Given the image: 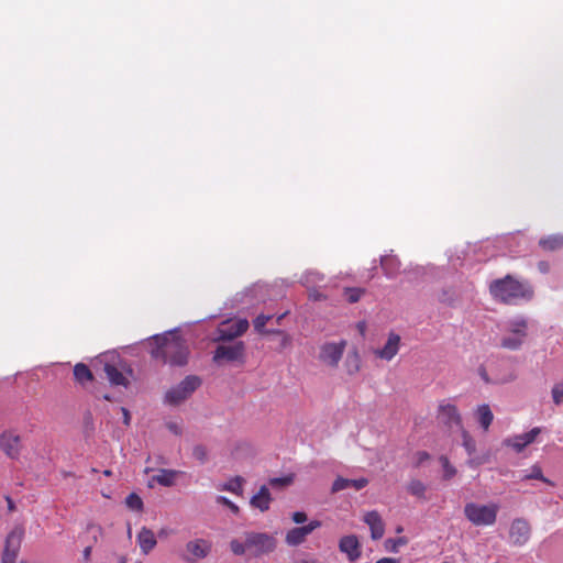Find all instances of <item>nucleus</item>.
Returning a JSON list of instances; mask_svg holds the SVG:
<instances>
[{
    "mask_svg": "<svg viewBox=\"0 0 563 563\" xmlns=\"http://www.w3.org/2000/svg\"><path fill=\"white\" fill-rule=\"evenodd\" d=\"M324 276L318 271H307L300 278V283L307 288L314 284L323 282Z\"/></svg>",
    "mask_w": 563,
    "mask_h": 563,
    "instance_id": "nucleus-30",
    "label": "nucleus"
},
{
    "mask_svg": "<svg viewBox=\"0 0 563 563\" xmlns=\"http://www.w3.org/2000/svg\"><path fill=\"white\" fill-rule=\"evenodd\" d=\"M243 484H244V479L241 476H235V477L229 479L227 483L220 485L218 487V489L227 490V492L233 493L238 496H241L243 493Z\"/></svg>",
    "mask_w": 563,
    "mask_h": 563,
    "instance_id": "nucleus-28",
    "label": "nucleus"
},
{
    "mask_svg": "<svg viewBox=\"0 0 563 563\" xmlns=\"http://www.w3.org/2000/svg\"><path fill=\"white\" fill-rule=\"evenodd\" d=\"M0 449L3 453L15 460L21 452V437L12 430H5L0 434Z\"/></svg>",
    "mask_w": 563,
    "mask_h": 563,
    "instance_id": "nucleus-10",
    "label": "nucleus"
},
{
    "mask_svg": "<svg viewBox=\"0 0 563 563\" xmlns=\"http://www.w3.org/2000/svg\"><path fill=\"white\" fill-rule=\"evenodd\" d=\"M489 291L495 300L507 305H517L533 297V290L528 283L519 282L510 275L492 282Z\"/></svg>",
    "mask_w": 563,
    "mask_h": 563,
    "instance_id": "nucleus-1",
    "label": "nucleus"
},
{
    "mask_svg": "<svg viewBox=\"0 0 563 563\" xmlns=\"http://www.w3.org/2000/svg\"><path fill=\"white\" fill-rule=\"evenodd\" d=\"M462 440H463V446L467 454L471 456L476 451V443L475 440L471 437V434L466 430H462Z\"/></svg>",
    "mask_w": 563,
    "mask_h": 563,
    "instance_id": "nucleus-33",
    "label": "nucleus"
},
{
    "mask_svg": "<svg viewBox=\"0 0 563 563\" xmlns=\"http://www.w3.org/2000/svg\"><path fill=\"white\" fill-rule=\"evenodd\" d=\"M120 563H125V558H121Z\"/></svg>",
    "mask_w": 563,
    "mask_h": 563,
    "instance_id": "nucleus-61",
    "label": "nucleus"
},
{
    "mask_svg": "<svg viewBox=\"0 0 563 563\" xmlns=\"http://www.w3.org/2000/svg\"><path fill=\"white\" fill-rule=\"evenodd\" d=\"M121 411H122V415H123V422H124V424L129 426L130 424V420H131L129 410L122 407Z\"/></svg>",
    "mask_w": 563,
    "mask_h": 563,
    "instance_id": "nucleus-51",
    "label": "nucleus"
},
{
    "mask_svg": "<svg viewBox=\"0 0 563 563\" xmlns=\"http://www.w3.org/2000/svg\"><path fill=\"white\" fill-rule=\"evenodd\" d=\"M364 294L362 288H345V296L349 302H357Z\"/></svg>",
    "mask_w": 563,
    "mask_h": 563,
    "instance_id": "nucleus-38",
    "label": "nucleus"
},
{
    "mask_svg": "<svg viewBox=\"0 0 563 563\" xmlns=\"http://www.w3.org/2000/svg\"><path fill=\"white\" fill-rule=\"evenodd\" d=\"M269 333H274V334H280L283 335V339H282V346L286 347L290 344L291 342V339L288 334L284 333L283 331L280 330H272V331H268Z\"/></svg>",
    "mask_w": 563,
    "mask_h": 563,
    "instance_id": "nucleus-45",
    "label": "nucleus"
},
{
    "mask_svg": "<svg viewBox=\"0 0 563 563\" xmlns=\"http://www.w3.org/2000/svg\"><path fill=\"white\" fill-rule=\"evenodd\" d=\"M285 316H286V313H283V314H280V316H278V317H277V319H276V323H277V324H279V323H280V321H282V319H283Z\"/></svg>",
    "mask_w": 563,
    "mask_h": 563,
    "instance_id": "nucleus-57",
    "label": "nucleus"
},
{
    "mask_svg": "<svg viewBox=\"0 0 563 563\" xmlns=\"http://www.w3.org/2000/svg\"><path fill=\"white\" fill-rule=\"evenodd\" d=\"M368 484V479L365 477L356 478V479H349L343 477H338L333 484H332V493H338L340 490L346 489V488H354L355 490L363 489Z\"/></svg>",
    "mask_w": 563,
    "mask_h": 563,
    "instance_id": "nucleus-22",
    "label": "nucleus"
},
{
    "mask_svg": "<svg viewBox=\"0 0 563 563\" xmlns=\"http://www.w3.org/2000/svg\"><path fill=\"white\" fill-rule=\"evenodd\" d=\"M272 497L268 488L266 486H262L258 493L251 498L250 504L253 508L266 511L269 509Z\"/></svg>",
    "mask_w": 563,
    "mask_h": 563,
    "instance_id": "nucleus-23",
    "label": "nucleus"
},
{
    "mask_svg": "<svg viewBox=\"0 0 563 563\" xmlns=\"http://www.w3.org/2000/svg\"><path fill=\"white\" fill-rule=\"evenodd\" d=\"M540 245L545 250H556L563 246V236L553 235L545 239L540 240Z\"/></svg>",
    "mask_w": 563,
    "mask_h": 563,
    "instance_id": "nucleus-31",
    "label": "nucleus"
},
{
    "mask_svg": "<svg viewBox=\"0 0 563 563\" xmlns=\"http://www.w3.org/2000/svg\"><path fill=\"white\" fill-rule=\"evenodd\" d=\"M25 534L22 525H15L8 533L4 542V549L1 555V563H15L21 544Z\"/></svg>",
    "mask_w": 563,
    "mask_h": 563,
    "instance_id": "nucleus-6",
    "label": "nucleus"
},
{
    "mask_svg": "<svg viewBox=\"0 0 563 563\" xmlns=\"http://www.w3.org/2000/svg\"><path fill=\"white\" fill-rule=\"evenodd\" d=\"M309 299L313 300V301H320V300H324L325 299V296L318 289L316 288H309Z\"/></svg>",
    "mask_w": 563,
    "mask_h": 563,
    "instance_id": "nucleus-44",
    "label": "nucleus"
},
{
    "mask_svg": "<svg viewBox=\"0 0 563 563\" xmlns=\"http://www.w3.org/2000/svg\"><path fill=\"white\" fill-rule=\"evenodd\" d=\"M430 455L424 452V451H420L416 454V466H420L423 462H426L427 460H429Z\"/></svg>",
    "mask_w": 563,
    "mask_h": 563,
    "instance_id": "nucleus-48",
    "label": "nucleus"
},
{
    "mask_svg": "<svg viewBox=\"0 0 563 563\" xmlns=\"http://www.w3.org/2000/svg\"><path fill=\"white\" fill-rule=\"evenodd\" d=\"M135 563H141V562H135Z\"/></svg>",
    "mask_w": 563,
    "mask_h": 563,
    "instance_id": "nucleus-63",
    "label": "nucleus"
},
{
    "mask_svg": "<svg viewBox=\"0 0 563 563\" xmlns=\"http://www.w3.org/2000/svg\"><path fill=\"white\" fill-rule=\"evenodd\" d=\"M320 527V522L314 520L309 522L307 526L292 528L286 534V542L289 545H299L305 541L308 534H310L314 529Z\"/></svg>",
    "mask_w": 563,
    "mask_h": 563,
    "instance_id": "nucleus-18",
    "label": "nucleus"
},
{
    "mask_svg": "<svg viewBox=\"0 0 563 563\" xmlns=\"http://www.w3.org/2000/svg\"><path fill=\"white\" fill-rule=\"evenodd\" d=\"M438 419L449 428L461 427V415L455 405L449 401H441L438 408Z\"/></svg>",
    "mask_w": 563,
    "mask_h": 563,
    "instance_id": "nucleus-12",
    "label": "nucleus"
},
{
    "mask_svg": "<svg viewBox=\"0 0 563 563\" xmlns=\"http://www.w3.org/2000/svg\"><path fill=\"white\" fill-rule=\"evenodd\" d=\"M510 542L514 545H523L530 539V526L525 519H515L509 530Z\"/></svg>",
    "mask_w": 563,
    "mask_h": 563,
    "instance_id": "nucleus-14",
    "label": "nucleus"
},
{
    "mask_svg": "<svg viewBox=\"0 0 563 563\" xmlns=\"http://www.w3.org/2000/svg\"><path fill=\"white\" fill-rule=\"evenodd\" d=\"M438 300L449 307H455L460 301V294L454 287H445L439 292Z\"/></svg>",
    "mask_w": 563,
    "mask_h": 563,
    "instance_id": "nucleus-27",
    "label": "nucleus"
},
{
    "mask_svg": "<svg viewBox=\"0 0 563 563\" xmlns=\"http://www.w3.org/2000/svg\"><path fill=\"white\" fill-rule=\"evenodd\" d=\"M273 317L272 316H266V314H260L255 320H254V328L257 332L260 333H264V332H267L269 333L268 331H265V325L266 323L272 319Z\"/></svg>",
    "mask_w": 563,
    "mask_h": 563,
    "instance_id": "nucleus-40",
    "label": "nucleus"
},
{
    "mask_svg": "<svg viewBox=\"0 0 563 563\" xmlns=\"http://www.w3.org/2000/svg\"><path fill=\"white\" fill-rule=\"evenodd\" d=\"M246 545L255 556L271 553L276 548V539L267 533L246 532Z\"/></svg>",
    "mask_w": 563,
    "mask_h": 563,
    "instance_id": "nucleus-7",
    "label": "nucleus"
},
{
    "mask_svg": "<svg viewBox=\"0 0 563 563\" xmlns=\"http://www.w3.org/2000/svg\"><path fill=\"white\" fill-rule=\"evenodd\" d=\"M249 328V321L246 319L239 320H227L223 321L217 329L214 341H228L233 340L242 335Z\"/></svg>",
    "mask_w": 563,
    "mask_h": 563,
    "instance_id": "nucleus-9",
    "label": "nucleus"
},
{
    "mask_svg": "<svg viewBox=\"0 0 563 563\" xmlns=\"http://www.w3.org/2000/svg\"><path fill=\"white\" fill-rule=\"evenodd\" d=\"M21 563H23V562H21Z\"/></svg>",
    "mask_w": 563,
    "mask_h": 563,
    "instance_id": "nucleus-64",
    "label": "nucleus"
},
{
    "mask_svg": "<svg viewBox=\"0 0 563 563\" xmlns=\"http://www.w3.org/2000/svg\"><path fill=\"white\" fill-rule=\"evenodd\" d=\"M529 332V321L522 316H516L505 322L504 335L500 346L510 350H519L526 342Z\"/></svg>",
    "mask_w": 563,
    "mask_h": 563,
    "instance_id": "nucleus-3",
    "label": "nucleus"
},
{
    "mask_svg": "<svg viewBox=\"0 0 563 563\" xmlns=\"http://www.w3.org/2000/svg\"><path fill=\"white\" fill-rule=\"evenodd\" d=\"M353 360L354 366L352 369H349L350 373H354L358 371V354L357 352H353L352 354H349L347 361Z\"/></svg>",
    "mask_w": 563,
    "mask_h": 563,
    "instance_id": "nucleus-49",
    "label": "nucleus"
},
{
    "mask_svg": "<svg viewBox=\"0 0 563 563\" xmlns=\"http://www.w3.org/2000/svg\"><path fill=\"white\" fill-rule=\"evenodd\" d=\"M104 475H106V476L111 475V471H108V470H107V471H104Z\"/></svg>",
    "mask_w": 563,
    "mask_h": 563,
    "instance_id": "nucleus-59",
    "label": "nucleus"
},
{
    "mask_svg": "<svg viewBox=\"0 0 563 563\" xmlns=\"http://www.w3.org/2000/svg\"><path fill=\"white\" fill-rule=\"evenodd\" d=\"M136 541L144 555H147L157 544L154 532L146 527L141 528L136 536Z\"/></svg>",
    "mask_w": 563,
    "mask_h": 563,
    "instance_id": "nucleus-20",
    "label": "nucleus"
},
{
    "mask_svg": "<svg viewBox=\"0 0 563 563\" xmlns=\"http://www.w3.org/2000/svg\"><path fill=\"white\" fill-rule=\"evenodd\" d=\"M539 268L541 272L547 273L549 269V265L544 262L539 263Z\"/></svg>",
    "mask_w": 563,
    "mask_h": 563,
    "instance_id": "nucleus-54",
    "label": "nucleus"
},
{
    "mask_svg": "<svg viewBox=\"0 0 563 563\" xmlns=\"http://www.w3.org/2000/svg\"><path fill=\"white\" fill-rule=\"evenodd\" d=\"M364 521L371 529V537L374 540H378L384 536L385 526L379 514L375 510L365 514Z\"/></svg>",
    "mask_w": 563,
    "mask_h": 563,
    "instance_id": "nucleus-21",
    "label": "nucleus"
},
{
    "mask_svg": "<svg viewBox=\"0 0 563 563\" xmlns=\"http://www.w3.org/2000/svg\"><path fill=\"white\" fill-rule=\"evenodd\" d=\"M74 376L80 384H86L92 380V373L89 367L82 363H78L74 367Z\"/></svg>",
    "mask_w": 563,
    "mask_h": 563,
    "instance_id": "nucleus-29",
    "label": "nucleus"
},
{
    "mask_svg": "<svg viewBox=\"0 0 563 563\" xmlns=\"http://www.w3.org/2000/svg\"><path fill=\"white\" fill-rule=\"evenodd\" d=\"M158 536H159V537H165V536H167V530H166V529H161V531L158 532Z\"/></svg>",
    "mask_w": 563,
    "mask_h": 563,
    "instance_id": "nucleus-56",
    "label": "nucleus"
},
{
    "mask_svg": "<svg viewBox=\"0 0 563 563\" xmlns=\"http://www.w3.org/2000/svg\"><path fill=\"white\" fill-rule=\"evenodd\" d=\"M243 352L244 344L242 342H235L231 345H219L214 352L213 361H236L243 355Z\"/></svg>",
    "mask_w": 563,
    "mask_h": 563,
    "instance_id": "nucleus-16",
    "label": "nucleus"
},
{
    "mask_svg": "<svg viewBox=\"0 0 563 563\" xmlns=\"http://www.w3.org/2000/svg\"><path fill=\"white\" fill-rule=\"evenodd\" d=\"M104 373H106L107 378L109 379L111 385H113V386H124V387H126L129 385L128 378L114 365L106 364L104 365Z\"/></svg>",
    "mask_w": 563,
    "mask_h": 563,
    "instance_id": "nucleus-25",
    "label": "nucleus"
},
{
    "mask_svg": "<svg viewBox=\"0 0 563 563\" xmlns=\"http://www.w3.org/2000/svg\"><path fill=\"white\" fill-rule=\"evenodd\" d=\"M7 501H8V508L10 511H13L14 510V504L12 501V499L10 497H5Z\"/></svg>",
    "mask_w": 563,
    "mask_h": 563,
    "instance_id": "nucleus-55",
    "label": "nucleus"
},
{
    "mask_svg": "<svg viewBox=\"0 0 563 563\" xmlns=\"http://www.w3.org/2000/svg\"><path fill=\"white\" fill-rule=\"evenodd\" d=\"M246 538V533L244 534ZM230 549L233 554L235 555H244L245 552L249 550V547L246 545V540L244 542H241L238 539H233L230 542Z\"/></svg>",
    "mask_w": 563,
    "mask_h": 563,
    "instance_id": "nucleus-36",
    "label": "nucleus"
},
{
    "mask_svg": "<svg viewBox=\"0 0 563 563\" xmlns=\"http://www.w3.org/2000/svg\"><path fill=\"white\" fill-rule=\"evenodd\" d=\"M346 344L345 340L323 343L320 346L319 360L330 367H336L343 356Z\"/></svg>",
    "mask_w": 563,
    "mask_h": 563,
    "instance_id": "nucleus-8",
    "label": "nucleus"
},
{
    "mask_svg": "<svg viewBox=\"0 0 563 563\" xmlns=\"http://www.w3.org/2000/svg\"><path fill=\"white\" fill-rule=\"evenodd\" d=\"M158 347L155 351L157 357H162L165 363L170 365H185L188 357V349L184 340L175 333H167L157 338Z\"/></svg>",
    "mask_w": 563,
    "mask_h": 563,
    "instance_id": "nucleus-2",
    "label": "nucleus"
},
{
    "mask_svg": "<svg viewBox=\"0 0 563 563\" xmlns=\"http://www.w3.org/2000/svg\"><path fill=\"white\" fill-rule=\"evenodd\" d=\"M552 399L555 405L563 404V383H558L552 387L551 390Z\"/></svg>",
    "mask_w": 563,
    "mask_h": 563,
    "instance_id": "nucleus-39",
    "label": "nucleus"
},
{
    "mask_svg": "<svg viewBox=\"0 0 563 563\" xmlns=\"http://www.w3.org/2000/svg\"><path fill=\"white\" fill-rule=\"evenodd\" d=\"M440 461L444 468V476L446 478L452 477L455 474V468L449 463V460L445 456H442Z\"/></svg>",
    "mask_w": 563,
    "mask_h": 563,
    "instance_id": "nucleus-43",
    "label": "nucleus"
},
{
    "mask_svg": "<svg viewBox=\"0 0 563 563\" xmlns=\"http://www.w3.org/2000/svg\"><path fill=\"white\" fill-rule=\"evenodd\" d=\"M475 416L481 427L487 431L494 420V415L489 406L486 404L478 406Z\"/></svg>",
    "mask_w": 563,
    "mask_h": 563,
    "instance_id": "nucleus-26",
    "label": "nucleus"
},
{
    "mask_svg": "<svg viewBox=\"0 0 563 563\" xmlns=\"http://www.w3.org/2000/svg\"><path fill=\"white\" fill-rule=\"evenodd\" d=\"M481 375H482V377H483L486 382L488 380L484 371L482 372V374H481Z\"/></svg>",
    "mask_w": 563,
    "mask_h": 563,
    "instance_id": "nucleus-58",
    "label": "nucleus"
},
{
    "mask_svg": "<svg viewBox=\"0 0 563 563\" xmlns=\"http://www.w3.org/2000/svg\"><path fill=\"white\" fill-rule=\"evenodd\" d=\"M192 456L201 464L208 461V450L205 445L198 444L192 449Z\"/></svg>",
    "mask_w": 563,
    "mask_h": 563,
    "instance_id": "nucleus-37",
    "label": "nucleus"
},
{
    "mask_svg": "<svg viewBox=\"0 0 563 563\" xmlns=\"http://www.w3.org/2000/svg\"><path fill=\"white\" fill-rule=\"evenodd\" d=\"M407 490L409 494L416 497H423L427 490L426 485L419 479H411L407 486Z\"/></svg>",
    "mask_w": 563,
    "mask_h": 563,
    "instance_id": "nucleus-32",
    "label": "nucleus"
},
{
    "mask_svg": "<svg viewBox=\"0 0 563 563\" xmlns=\"http://www.w3.org/2000/svg\"><path fill=\"white\" fill-rule=\"evenodd\" d=\"M360 329H363L364 328V324L363 323H360L358 324Z\"/></svg>",
    "mask_w": 563,
    "mask_h": 563,
    "instance_id": "nucleus-62",
    "label": "nucleus"
},
{
    "mask_svg": "<svg viewBox=\"0 0 563 563\" xmlns=\"http://www.w3.org/2000/svg\"><path fill=\"white\" fill-rule=\"evenodd\" d=\"M125 504L130 509H132L134 511H141L143 509V501H142L141 497L139 495H136L135 493L130 494L125 498Z\"/></svg>",
    "mask_w": 563,
    "mask_h": 563,
    "instance_id": "nucleus-35",
    "label": "nucleus"
},
{
    "mask_svg": "<svg viewBox=\"0 0 563 563\" xmlns=\"http://www.w3.org/2000/svg\"><path fill=\"white\" fill-rule=\"evenodd\" d=\"M166 427L174 434H176V435L181 434V427L177 422L169 421V422H167Z\"/></svg>",
    "mask_w": 563,
    "mask_h": 563,
    "instance_id": "nucleus-47",
    "label": "nucleus"
},
{
    "mask_svg": "<svg viewBox=\"0 0 563 563\" xmlns=\"http://www.w3.org/2000/svg\"><path fill=\"white\" fill-rule=\"evenodd\" d=\"M339 550L346 554L351 563L356 562L362 554L361 543L354 534L342 537L339 541Z\"/></svg>",
    "mask_w": 563,
    "mask_h": 563,
    "instance_id": "nucleus-15",
    "label": "nucleus"
},
{
    "mask_svg": "<svg viewBox=\"0 0 563 563\" xmlns=\"http://www.w3.org/2000/svg\"><path fill=\"white\" fill-rule=\"evenodd\" d=\"M181 474L180 471L161 468L157 474L153 475L148 482V486L153 487L154 484H158L164 487H170L175 485L176 478Z\"/></svg>",
    "mask_w": 563,
    "mask_h": 563,
    "instance_id": "nucleus-19",
    "label": "nucleus"
},
{
    "mask_svg": "<svg viewBox=\"0 0 563 563\" xmlns=\"http://www.w3.org/2000/svg\"><path fill=\"white\" fill-rule=\"evenodd\" d=\"M406 543V540L404 538H399V539H387L385 541V548L388 550V551H391V552H398V548L399 545H404Z\"/></svg>",
    "mask_w": 563,
    "mask_h": 563,
    "instance_id": "nucleus-41",
    "label": "nucleus"
},
{
    "mask_svg": "<svg viewBox=\"0 0 563 563\" xmlns=\"http://www.w3.org/2000/svg\"><path fill=\"white\" fill-rule=\"evenodd\" d=\"M376 563H399V561L393 558H382L377 560Z\"/></svg>",
    "mask_w": 563,
    "mask_h": 563,
    "instance_id": "nucleus-53",
    "label": "nucleus"
},
{
    "mask_svg": "<svg viewBox=\"0 0 563 563\" xmlns=\"http://www.w3.org/2000/svg\"><path fill=\"white\" fill-rule=\"evenodd\" d=\"M541 433V428H532L529 432L507 438L504 441L506 446L512 448L517 453H520L529 444L536 441L537 437Z\"/></svg>",
    "mask_w": 563,
    "mask_h": 563,
    "instance_id": "nucleus-13",
    "label": "nucleus"
},
{
    "mask_svg": "<svg viewBox=\"0 0 563 563\" xmlns=\"http://www.w3.org/2000/svg\"><path fill=\"white\" fill-rule=\"evenodd\" d=\"M201 379L198 376H187L177 386L170 388L165 395V401L176 406L186 400L200 386Z\"/></svg>",
    "mask_w": 563,
    "mask_h": 563,
    "instance_id": "nucleus-5",
    "label": "nucleus"
},
{
    "mask_svg": "<svg viewBox=\"0 0 563 563\" xmlns=\"http://www.w3.org/2000/svg\"><path fill=\"white\" fill-rule=\"evenodd\" d=\"M216 501L220 505H223V506H227L233 514H239L240 511V508L236 504H234L233 501H231L229 498H227L225 496H218L216 498Z\"/></svg>",
    "mask_w": 563,
    "mask_h": 563,
    "instance_id": "nucleus-42",
    "label": "nucleus"
},
{
    "mask_svg": "<svg viewBox=\"0 0 563 563\" xmlns=\"http://www.w3.org/2000/svg\"><path fill=\"white\" fill-rule=\"evenodd\" d=\"M91 551H92V548L89 545V547H86L82 551V558L86 562H88L90 560V555H91Z\"/></svg>",
    "mask_w": 563,
    "mask_h": 563,
    "instance_id": "nucleus-52",
    "label": "nucleus"
},
{
    "mask_svg": "<svg viewBox=\"0 0 563 563\" xmlns=\"http://www.w3.org/2000/svg\"><path fill=\"white\" fill-rule=\"evenodd\" d=\"M499 505L490 503L487 505L477 503H467L464 506V516L477 527L493 526L496 522Z\"/></svg>",
    "mask_w": 563,
    "mask_h": 563,
    "instance_id": "nucleus-4",
    "label": "nucleus"
},
{
    "mask_svg": "<svg viewBox=\"0 0 563 563\" xmlns=\"http://www.w3.org/2000/svg\"><path fill=\"white\" fill-rule=\"evenodd\" d=\"M522 479L523 481H527V479H539V481H542L544 483L551 484V482L547 477L543 476L542 470L538 465H533L531 467L530 472L528 474H526L522 477Z\"/></svg>",
    "mask_w": 563,
    "mask_h": 563,
    "instance_id": "nucleus-34",
    "label": "nucleus"
},
{
    "mask_svg": "<svg viewBox=\"0 0 563 563\" xmlns=\"http://www.w3.org/2000/svg\"><path fill=\"white\" fill-rule=\"evenodd\" d=\"M380 266L388 278L396 277L400 272V261L395 255H385L380 258Z\"/></svg>",
    "mask_w": 563,
    "mask_h": 563,
    "instance_id": "nucleus-24",
    "label": "nucleus"
},
{
    "mask_svg": "<svg viewBox=\"0 0 563 563\" xmlns=\"http://www.w3.org/2000/svg\"><path fill=\"white\" fill-rule=\"evenodd\" d=\"M400 341L401 339L399 334L390 332L386 343L382 349L375 351V355L382 360L391 361L399 351Z\"/></svg>",
    "mask_w": 563,
    "mask_h": 563,
    "instance_id": "nucleus-17",
    "label": "nucleus"
},
{
    "mask_svg": "<svg viewBox=\"0 0 563 563\" xmlns=\"http://www.w3.org/2000/svg\"><path fill=\"white\" fill-rule=\"evenodd\" d=\"M188 555L184 560L188 563H194L197 560L205 559L211 552V543L205 539H195L186 544Z\"/></svg>",
    "mask_w": 563,
    "mask_h": 563,
    "instance_id": "nucleus-11",
    "label": "nucleus"
},
{
    "mask_svg": "<svg viewBox=\"0 0 563 563\" xmlns=\"http://www.w3.org/2000/svg\"><path fill=\"white\" fill-rule=\"evenodd\" d=\"M292 520L296 523H302L307 520V516L305 512L297 511L292 514Z\"/></svg>",
    "mask_w": 563,
    "mask_h": 563,
    "instance_id": "nucleus-50",
    "label": "nucleus"
},
{
    "mask_svg": "<svg viewBox=\"0 0 563 563\" xmlns=\"http://www.w3.org/2000/svg\"><path fill=\"white\" fill-rule=\"evenodd\" d=\"M151 471H152V468H150V467H146V468H145V473H148V472H151Z\"/></svg>",
    "mask_w": 563,
    "mask_h": 563,
    "instance_id": "nucleus-60",
    "label": "nucleus"
},
{
    "mask_svg": "<svg viewBox=\"0 0 563 563\" xmlns=\"http://www.w3.org/2000/svg\"><path fill=\"white\" fill-rule=\"evenodd\" d=\"M291 482V478L290 477H276V478H272L269 481L271 485L273 486H277V485H280V486H284V485H288L290 484Z\"/></svg>",
    "mask_w": 563,
    "mask_h": 563,
    "instance_id": "nucleus-46",
    "label": "nucleus"
}]
</instances>
